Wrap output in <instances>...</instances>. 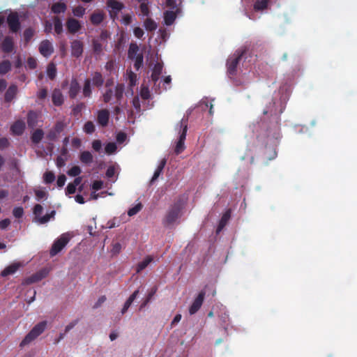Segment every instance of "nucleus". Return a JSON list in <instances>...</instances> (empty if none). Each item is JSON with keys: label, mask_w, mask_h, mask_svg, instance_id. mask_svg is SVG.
I'll return each mask as SVG.
<instances>
[{"label": "nucleus", "mask_w": 357, "mask_h": 357, "mask_svg": "<svg viewBox=\"0 0 357 357\" xmlns=\"http://www.w3.org/2000/svg\"><path fill=\"white\" fill-rule=\"evenodd\" d=\"M246 49H239L230 56L227 61V73L229 75L234 76L236 74L237 67L242 59V57L246 53Z\"/></svg>", "instance_id": "obj_1"}, {"label": "nucleus", "mask_w": 357, "mask_h": 357, "mask_svg": "<svg viewBox=\"0 0 357 357\" xmlns=\"http://www.w3.org/2000/svg\"><path fill=\"white\" fill-rule=\"evenodd\" d=\"M188 117H183L180 122L178 123V126H179L180 130H179V138L178 142H176L174 152L176 155L180 154L182 153L185 149V145L184 142L186 137V133L188 130Z\"/></svg>", "instance_id": "obj_2"}, {"label": "nucleus", "mask_w": 357, "mask_h": 357, "mask_svg": "<svg viewBox=\"0 0 357 357\" xmlns=\"http://www.w3.org/2000/svg\"><path fill=\"white\" fill-rule=\"evenodd\" d=\"M47 326V321H43L34 326V327L30 331V332L25 336L23 340L21 342L20 346L21 347L29 344L40 334L43 333Z\"/></svg>", "instance_id": "obj_3"}, {"label": "nucleus", "mask_w": 357, "mask_h": 357, "mask_svg": "<svg viewBox=\"0 0 357 357\" xmlns=\"http://www.w3.org/2000/svg\"><path fill=\"white\" fill-rule=\"evenodd\" d=\"M182 207L179 202L174 204L167 211L162 223L164 226L168 227L174 224L180 217Z\"/></svg>", "instance_id": "obj_4"}, {"label": "nucleus", "mask_w": 357, "mask_h": 357, "mask_svg": "<svg viewBox=\"0 0 357 357\" xmlns=\"http://www.w3.org/2000/svg\"><path fill=\"white\" fill-rule=\"evenodd\" d=\"M106 6L109 8V17L113 21L118 18L119 13L124 8V4L117 0H107Z\"/></svg>", "instance_id": "obj_5"}, {"label": "nucleus", "mask_w": 357, "mask_h": 357, "mask_svg": "<svg viewBox=\"0 0 357 357\" xmlns=\"http://www.w3.org/2000/svg\"><path fill=\"white\" fill-rule=\"evenodd\" d=\"M68 241L69 238L66 235L62 234L54 242L50 252V256L54 257L60 252L62 249L67 245Z\"/></svg>", "instance_id": "obj_6"}, {"label": "nucleus", "mask_w": 357, "mask_h": 357, "mask_svg": "<svg viewBox=\"0 0 357 357\" xmlns=\"http://www.w3.org/2000/svg\"><path fill=\"white\" fill-rule=\"evenodd\" d=\"M206 295V291L202 289L199 291L197 296L195 298L192 303L189 307V313L190 314H194L198 312V310L201 308Z\"/></svg>", "instance_id": "obj_7"}, {"label": "nucleus", "mask_w": 357, "mask_h": 357, "mask_svg": "<svg viewBox=\"0 0 357 357\" xmlns=\"http://www.w3.org/2000/svg\"><path fill=\"white\" fill-rule=\"evenodd\" d=\"M8 27L13 33H17L20 29V22L17 13H11L7 17Z\"/></svg>", "instance_id": "obj_8"}, {"label": "nucleus", "mask_w": 357, "mask_h": 357, "mask_svg": "<svg viewBox=\"0 0 357 357\" xmlns=\"http://www.w3.org/2000/svg\"><path fill=\"white\" fill-rule=\"evenodd\" d=\"M48 274V271L46 269H42L36 273L31 275V276L25 278L22 282L23 284H31L37 282L42 280L43 278H46Z\"/></svg>", "instance_id": "obj_9"}, {"label": "nucleus", "mask_w": 357, "mask_h": 357, "mask_svg": "<svg viewBox=\"0 0 357 357\" xmlns=\"http://www.w3.org/2000/svg\"><path fill=\"white\" fill-rule=\"evenodd\" d=\"M66 26L68 31L71 34H75L82 29L81 23L73 17H69L67 20Z\"/></svg>", "instance_id": "obj_10"}, {"label": "nucleus", "mask_w": 357, "mask_h": 357, "mask_svg": "<svg viewBox=\"0 0 357 357\" xmlns=\"http://www.w3.org/2000/svg\"><path fill=\"white\" fill-rule=\"evenodd\" d=\"M0 47L3 52L6 54L11 53L15 48L13 38L10 36H6L1 42Z\"/></svg>", "instance_id": "obj_11"}, {"label": "nucleus", "mask_w": 357, "mask_h": 357, "mask_svg": "<svg viewBox=\"0 0 357 357\" xmlns=\"http://www.w3.org/2000/svg\"><path fill=\"white\" fill-rule=\"evenodd\" d=\"M271 113V119H272V123L271 126L268 128V131H271L273 130H278L280 128V116L275 112H273L272 109H264L263 112V114L264 115L267 114L268 113Z\"/></svg>", "instance_id": "obj_12"}, {"label": "nucleus", "mask_w": 357, "mask_h": 357, "mask_svg": "<svg viewBox=\"0 0 357 357\" xmlns=\"http://www.w3.org/2000/svg\"><path fill=\"white\" fill-rule=\"evenodd\" d=\"M39 52L45 57H49L54 52L52 44L48 40H43L39 45Z\"/></svg>", "instance_id": "obj_13"}, {"label": "nucleus", "mask_w": 357, "mask_h": 357, "mask_svg": "<svg viewBox=\"0 0 357 357\" xmlns=\"http://www.w3.org/2000/svg\"><path fill=\"white\" fill-rule=\"evenodd\" d=\"M109 120V112L106 109H100L97 113V122L99 126L106 127Z\"/></svg>", "instance_id": "obj_14"}, {"label": "nucleus", "mask_w": 357, "mask_h": 357, "mask_svg": "<svg viewBox=\"0 0 357 357\" xmlns=\"http://www.w3.org/2000/svg\"><path fill=\"white\" fill-rule=\"evenodd\" d=\"M71 54L73 56L78 58L83 53V43L79 40H74L71 42Z\"/></svg>", "instance_id": "obj_15"}, {"label": "nucleus", "mask_w": 357, "mask_h": 357, "mask_svg": "<svg viewBox=\"0 0 357 357\" xmlns=\"http://www.w3.org/2000/svg\"><path fill=\"white\" fill-rule=\"evenodd\" d=\"M25 130V123L22 120L16 121L10 127V131L15 135H22Z\"/></svg>", "instance_id": "obj_16"}, {"label": "nucleus", "mask_w": 357, "mask_h": 357, "mask_svg": "<svg viewBox=\"0 0 357 357\" xmlns=\"http://www.w3.org/2000/svg\"><path fill=\"white\" fill-rule=\"evenodd\" d=\"M52 100L55 106L59 107L63 105L64 100L60 89H55L53 90L52 93Z\"/></svg>", "instance_id": "obj_17"}, {"label": "nucleus", "mask_w": 357, "mask_h": 357, "mask_svg": "<svg viewBox=\"0 0 357 357\" xmlns=\"http://www.w3.org/2000/svg\"><path fill=\"white\" fill-rule=\"evenodd\" d=\"M105 15L102 11H95L90 16V21L94 26L101 24L105 20Z\"/></svg>", "instance_id": "obj_18"}, {"label": "nucleus", "mask_w": 357, "mask_h": 357, "mask_svg": "<svg viewBox=\"0 0 357 357\" xmlns=\"http://www.w3.org/2000/svg\"><path fill=\"white\" fill-rule=\"evenodd\" d=\"M17 91H18V89H17V85L11 84L8 87V89H7V91L5 93V96H4L5 101L7 102H11L15 98V96L17 93Z\"/></svg>", "instance_id": "obj_19"}, {"label": "nucleus", "mask_w": 357, "mask_h": 357, "mask_svg": "<svg viewBox=\"0 0 357 357\" xmlns=\"http://www.w3.org/2000/svg\"><path fill=\"white\" fill-rule=\"evenodd\" d=\"M80 91V86L78 83L77 80L76 79H73L70 84V89H69V97L72 99H74L76 98L77 94L79 93Z\"/></svg>", "instance_id": "obj_20"}, {"label": "nucleus", "mask_w": 357, "mask_h": 357, "mask_svg": "<svg viewBox=\"0 0 357 357\" xmlns=\"http://www.w3.org/2000/svg\"><path fill=\"white\" fill-rule=\"evenodd\" d=\"M230 218H231V210L228 209L224 213V214L222 215V216L219 222L218 226L216 229L217 234L220 233L223 229V228L226 226L228 221L229 220Z\"/></svg>", "instance_id": "obj_21"}, {"label": "nucleus", "mask_w": 357, "mask_h": 357, "mask_svg": "<svg viewBox=\"0 0 357 357\" xmlns=\"http://www.w3.org/2000/svg\"><path fill=\"white\" fill-rule=\"evenodd\" d=\"M91 83L94 86L100 88L104 84V78L100 72H95L92 75Z\"/></svg>", "instance_id": "obj_22"}, {"label": "nucleus", "mask_w": 357, "mask_h": 357, "mask_svg": "<svg viewBox=\"0 0 357 357\" xmlns=\"http://www.w3.org/2000/svg\"><path fill=\"white\" fill-rule=\"evenodd\" d=\"M20 264L18 263L12 264L2 271L1 275L6 277L8 275H13L18 270Z\"/></svg>", "instance_id": "obj_23"}, {"label": "nucleus", "mask_w": 357, "mask_h": 357, "mask_svg": "<svg viewBox=\"0 0 357 357\" xmlns=\"http://www.w3.org/2000/svg\"><path fill=\"white\" fill-rule=\"evenodd\" d=\"M162 71V64L157 63L153 69L152 74H151V79L154 83H156Z\"/></svg>", "instance_id": "obj_24"}, {"label": "nucleus", "mask_w": 357, "mask_h": 357, "mask_svg": "<svg viewBox=\"0 0 357 357\" xmlns=\"http://www.w3.org/2000/svg\"><path fill=\"white\" fill-rule=\"evenodd\" d=\"M139 294V290H135L130 296V297L127 299V301H126V303H124V305L121 310V313L123 314H125L127 310H128V308L130 307V305H132V302L136 299L137 295Z\"/></svg>", "instance_id": "obj_25"}, {"label": "nucleus", "mask_w": 357, "mask_h": 357, "mask_svg": "<svg viewBox=\"0 0 357 357\" xmlns=\"http://www.w3.org/2000/svg\"><path fill=\"white\" fill-rule=\"evenodd\" d=\"M176 15L174 11L167 10L164 13V22L167 26L172 25L175 21Z\"/></svg>", "instance_id": "obj_26"}, {"label": "nucleus", "mask_w": 357, "mask_h": 357, "mask_svg": "<svg viewBox=\"0 0 357 357\" xmlns=\"http://www.w3.org/2000/svg\"><path fill=\"white\" fill-rule=\"evenodd\" d=\"M82 94L85 98H90L92 94L91 80V79H86L84 80V86L82 89Z\"/></svg>", "instance_id": "obj_27"}, {"label": "nucleus", "mask_w": 357, "mask_h": 357, "mask_svg": "<svg viewBox=\"0 0 357 357\" xmlns=\"http://www.w3.org/2000/svg\"><path fill=\"white\" fill-rule=\"evenodd\" d=\"M51 9L52 13L55 14H59L61 13H64L67 9V6L65 3L56 2L52 6Z\"/></svg>", "instance_id": "obj_28"}, {"label": "nucleus", "mask_w": 357, "mask_h": 357, "mask_svg": "<svg viewBox=\"0 0 357 357\" xmlns=\"http://www.w3.org/2000/svg\"><path fill=\"white\" fill-rule=\"evenodd\" d=\"M153 260V258L151 256H147L142 261L137 264L136 272L137 273H140L142 271L146 268Z\"/></svg>", "instance_id": "obj_29"}, {"label": "nucleus", "mask_w": 357, "mask_h": 357, "mask_svg": "<svg viewBox=\"0 0 357 357\" xmlns=\"http://www.w3.org/2000/svg\"><path fill=\"white\" fill-rule=\"evenodd\" d=\"M44 132L41 129H36L31 135V139L33 144H38L43 139Z\"/></svg>", "instance_id": "obj_30"}, {"label": "nucleus", "mask_w": 357, "mask_h": 357, "mask_svg": "<svg viewBox=\"0 0 357 357\" xmlns=\"http://www.w3.org/2000/svg\"><path fill=\"white\" fill-rule=\"evenodd\" d=\"M37 114L33 111H29L27 114V124L30 128H34L37 124Z\"/></svg>", "instance_id": "obj_31"}, {"label": "nucleus", "mask_w": 357, "mask_h": 357, "mask_svg": "<svg viewBox=\"0 0 357 357\" xmlns=\"http://www.w3.org/2000/svg\"><path fill=\"white\" fill-rule=\"evenodd\" d=\"M125 86L123 84H117L114 89V97L117 101H120L123 96Z\"/></svg>", "instance_id": "obj_32"}, {"label": "nucleus", "mask_w": 357, "mask_h": 357, "mask_svg": "<svg viewBox=\"0 0 357 357\" xmlns=\"http://www.w3.org/2000/svg\"><path fill=\"white\" fill-rule=\"evenodd\" d=\"M166 162H167V160L165 158H163L159 165L158 166L157 169H155L154 174H153V176L152 177V179H151V181H154L155 180H156L159 176L161 174L165 165H166Z\"/></svg>", "instance_id": "obj_33"}, {"label": "nucleus", "mask_w": 357, "mask_h": 357, "mask_svg": "<svg viewBox=\"0 0 357 357\" xmlns=\"http://www.w3.org/2000/svg\"><path fill=\"white\" fill-rule=\"evenodd\" d=\"M79 159L84 164H90L93 161V155L91 152L88 151H84L81 153Z\"/></svg>", "instance_id": "obj_34"}, {"label": "nucleus", "mask_w": 357, "mask_h": 357, "mask_svg": "<svg viewBox=\"0 0 357 357\" xmlns=\"http://www.w3.org/2000/svg\"><path fill=\"white\" fill-rule=\"evenodd\" d=\"M144 26L148 31H153L158 27L156 22L151 18H147L144 22Z\"/></svg>", "instance_id": "obj_35"}, {"label": "nucleus", "mask_w": 357, "mask_h": 357, "mask_svg": "<svg viewBox=\"0 0 357 357\" xmlns=\"http://www.w3.org/2000/svg\"><path fill=\"white\" fill-rule=\"evenodd\" d=\"M269 0H257L254 4L256 11L264 10L268 8Z\"/></svg>", "instance_id": "obj_36"}, {"label": "nucleus", "mask_w": 357, "mask_h": 357, "mask_svg": "<svg viewBox=\"0 0 357 357\" xmlns=\"http://www.w3.org/2000/svg\"><path fill=\"white\" fill-rule=\"evenodd\" d=\"M11 69V63L8 60H4L0 63V75H5Z\"/></svg>", "instance_id": "obj_37"}, {"label": "nucleus", "mask_w": 357, "mask_h": 357, "mask_svg": "<svg viewBox=\"0 0 357 357\" xmlns=\"http://www.w3.org/2000/svg\"><path fill=\"white\" fill-rule=\"evenodd\" d=\"M139 51V47L136 43H131L129 46L128 49V57L130 59H134V58L138 54L137 52Z\"/></svg>", "instance_id": "obj_38"}, {"label": "nucleus", "mask_w": 357, "mask_h": 357, "mask_svg": "<svg viewBox=\"0 0 357 357\" xmlns=\"http://www.w3.org/2000/svg\"><path fill=\"white\" fill-rule=\"evenodd\" d=\"M92 48L95 54L99 55L102 52V45L99 41V39L92 40Z\"/></svg>", "instance_id": "obj_39"}, {"label": "nucleus", "mask_w": 357, "mask_h": 357, "mask_svg": "<svg viewBox=\"0 0 357 357\" xmlns=\"http://www.w3.org/2000/svg\"><path fill=\"white\" fill-rule=\"evenodd\" d=\"M47 74L50 79H54L56 75V68L53 63H50L47 69Z\"/></svg>", "instance_id": "obj_40"}, {"label": "nucleus", "mask_w": 357, "mask_h": 357, "mask_svg": "<svg viewBox=\"0 0 357 357\" xmlns=\"http://www.w3.org/2000/svg\"><path fill=\"white\" fill-rule=\"evenodd\" d=\"M83 130L86 134H92L96 130V126L92 121H89L84 123Z\"/></svg>", "instance_id": "obj_41"}, {"label": "nucleus", "mask_w": 357, "mask_h": 357, "mask_svg": "<svg viewBox=\"0 0 357 357\" xmlns=\"http://www.w3.org/2000/svg\"><path fill=\"white\" fill-rule=\"evenodd\" d=\"M54 31L57 34H61L63 32V24L61 20L56 17L54 19Z\"/></svg>", "instance_id": "obj_42"}, {"label": "nucleus", "mask_w": 357, "mask_h": 357, "mask_svg": "<svg viewBox=\"0 0 357 357\" xmlns=\"http://www.w3.org/2000/svg\"><path fill=\"white\" fill-rule=\"evenodd\" d=\"M135 68L138 70L143 64L144 56L142 54H138L135 58Z\"/></svg>", "instance_id": "obj_43"}, {"label": "nucleus", "mask_w": 357, "mask_h": 357, "mask_svg": "<svg viewBox=\"0 0 357 357\" xmlns=\"http://www.w3.org/2000/svg\"><path fill=\"white\" fill-rule=\"evenodd\" d=\"M81 168L79 166L75 165L67 172V174L70 176L75 177L79 176L81 174Z\"/></svg>", "instance_id": "obj_44"}, {"label": "nucleus", "mask_w": 357, "mask_h": 357, "mask_svg": "<svg viewBox=\"0 0 357 357\" xmlns=\"http://www.w3.org/2000/svg\"><path fill=\"white\" fill-rule=\"evenodd\" d=\"M55 215V211H52L50 213L45 215L44 216L38 218V222L40 224H45L50 221Z\"/></svg>", "instance_id": "obj_45"}, {"label": "nucleus", "mask_w": 357, "mask_h": 357, "mask_svg": "<svg viewBox=\"0 0 357 357\" xmlns=\"http://www.w3.org/2000/svg\"><path fill=\"white\" fill-rule=\"evenodd\" d=\"M46 183H52L55 180V175L52 172H46L43 175Z\"/></svg>", "instance_id": "obj_46"}, {"label": "nucleus", "mask_w": 357, "mask_h": 357, "mask_svg": "<svg viewBox=\"0 0 357 357\" xmlns=\"http://www.w3.org/2000/svg\"><path fill=\"white\" fill-rule=\"evenodd\" d=\"M85 8L81 6H78L73 8V13L75 16L78 17H82L83 15L85 14Z\"/></svg>", "instance_id": "obj_47"}, {"label": "nucleus", "mask_w": 357, "mask_h": 357, "mask_svg": "<svg viewBox=\"0 0 357 357\" xmlns=\"http://www.w3.org/2000/svg\"><path fill=\"white\" fill-rule=\"evenodd\" d=\"M117 149V146L115 143L114 142H109L106 144L105 147V152L107 154H112L114 153Z\"/></svg>", "instance_id": "obj_48"}, {"label": "nucleus", "mask_w": 357, "mask_h": 357, "mask_svg": "<svg viewBox=\"0 0 357 357\" xmlns=\"http://www.w3.org/2000/svg\"><path fill=\"white\" fill-rule=\"evenodd\" d=\"M112 96H113V90L110 88L109 89L108 88L105 91V92L103 93V96H102L103 101L105 103H108L112 100Z\"/></svg>", "instance_id": "obj_49"}, {"label": "nucleus", "mask_w": 357, "mask_h": 357, "mask_svg": "<svg viewBox=\"0 0 357 357\" xmlns=\"http://www.w3.org/2000/svg\"><path fill=\"white\" fill-rule=\"evenodd\" d=\"M84 107L85 105L84 102L77 104L72 109L73 115L77 116Z\"/></svg>", "instance_id": "obj_50"}, {"label": "nucleus", "mask_w": 357, "mask_h": 357, "mask_svg": "<svg viewBox=\"0 0 357 357\" xmlns=\"http://www.w3.org/2000/svg\"><path fill=\"white\" fill-rule=\"evenodd\" d=\"M142 208V204H137L134 207L130 208L128 211V215L129 216H133L137 214L141 209Z\"/></svg>", "instance_id": "obj_51"}, {"label": "nucleus", "mask_w": 357, "mask_h": 357, "mask_svg": "<svg viewBox=\"0 0 357 357\" xmlns=\"http://www.w3.org/2000/svg\"><path fill=\"white\" fill-rule=\"evenodd\" d=\"M59 135V134L56 132V131L53 128H52L47 133L46 138L50 141H55L58 138Z\"/></svg>", "instance_id": "obj_52"}, {"label": "nucleus", "mask_w": 357, "mask_h": 357, "mask_svg": "<svg viewBox=\"0 0 357 357\" xmlns=\"http://www.w3.org/2000/svg\"><path fill=\"white\" fill-rule=\"evenodd\" d=\"M129 86L132 87L137 84V75L132 71L128 73Z\"/></svg>", "instance_id": "obj_53"}, {"label": "nucleus", "mask_w": 357, "mask_h": 357, "mask_svg": "<svg viewBox=\"0 0 357 357\" xmlns=\"http://www.w3.org/2000/svg\"><path fill=\"white\" fill-rule=\"evenodd\" d=\"M34 31L31 28H27L24 31V38L25 41L29 42L33 36Z\"/></svg>", "instance_id": "obj_54"}, {"label": "nucleus", "mask_w": 357, "mask_h": 357, "mask_svg": "<svg viewBox=\"0 0 357 357\" xmlns=\"http://www.w3.org/2000/svg\"><path fill=\"white\" fill-rule=\"evenodd\" d=\"M140 96L144 100H148L150 98L151 95H150V91H149V89L148 87L142 86L141 88Z\"/></svg>", "instance_id": "obj_55"}, {"label": "nucleus", "mask_w": 357, "mask_h": 357, "mask_svg": "<svg viewBox=\"0 0 357 357\" xmlns=\"http://www.w3.org/2000/svg\"><path fill=\"white\" fill-rule=\"evenodd\" d=\"M110 37V33L107 30H102L99 36V40L103 41L107 44V39Z\"/></svg>", "instance_id": "obj_56"}, {"label": "nucleus", "mask_w": 357, "mask_h": 357, "mask_svg": "<svg viewBox=\"0 0 357 357\" xmlns=\"http://www.w3.org/2000/svg\"><path fill=\"white\" fill-rule=\"evenodd\" d=\"M13 214L16 218H20L24 215V209L22 207H15L13 208Z\"/></svg>", "instance_id": "obj_57"}, {"label": "nucleus", "mask_w": 357, "mask_h": 357, "mask_svg": "<svg viewBox=\"0 0 357 357\" xmlns=\"http://www.w3.org/2000/svg\"><path fill=\"white\" fill-rule=\"evenodd\" d=\"M76 188L77 187L73 183H69L66 189V195H70L74 194L76 191Z\"/></svg>", "instance_id": "obj_58"}, {"label": "nucleus", "mask_w": 357, "mask_h": 357, "mask_svg": "<svg viewBox=\"0 0 357 357\" xmlns=\"http://www.w3.org/2000/svg\"><path fill=\"white\" fill-rule=\"evenodd\" d=\"M132 106L136 109L137 112H140L141 110V104L140 100L138 96H135L132 101Z\"/></svg>", "instance_id": "obj_59"}, {"label": "nucleus", "mask_w": 357, "mask_h": 357, "mask_svg": "<svg viewBox=\"0 0 357 357\" xmlns=\"http://www.w3.org/2000/svg\"><path fill=\"white\" fill-rule=\"evenodd\" d=\"M139 10L143 15L148 16L149 15V8L146 3H142L140 4Z\"/></svg>", "instance_id": "obj_60"}, {"label": "nucleus", "mask_w": 357, "mask_h": 357, "mask_svg": "<svg viewBox=\"0 0 357 357\" xmlns=\"http://www.w3.org/2000/svg\"><path fill=\"white\" fill-rule=\"evenodd\" d=\"M52 128L60 135L64 128V124L61 121H57Z\"/></svg>", "instance_id": "obj_61"}, {"label": "nucleus", "mask_w": 357, "mask_h": 357, "mask_svg": "<svg viewBox=\"0 0 357 357\" xmlns=\"http://www.w3.org/2000/svg\"><path fill=\"white\" fill-rule=\"evenodd\" d=\"M68 160L67 158L63 156H58L56 160V164L58 167H62L66 165V162Z\"/></svg>", "instance_id": "obj_62"}, {"label": "nucleus", "mask_w": 357, "mask_h": 357, "mask_svg": "<svg viewBox=\"0 0 357 357\" xmlns=\"http://www.w3.org/2000/svg\"><path fill=\"white\" fill-rule=\"evenodd\" d=\"M43 208L40 204H36L33 207V213L36 218H39V216L43 213Z\"/></svg>", "instance_id": "obj_63"}, {"label": "nucleus", "mask_w": 357, "mask_h": 357, "mask_svg": "<svg viewBox=\"0 0 357 357\" xmlns=\"http://www.w3.org/2000/svg\"><path fill=\"white\" fill-rule=\"evenodd\" d=\"M133 33L135 36L139 39H141L144 34L143 29L140 27H135L133 30Z\"/></svg>", "instance_id": "obj_64"}]
</instances>
